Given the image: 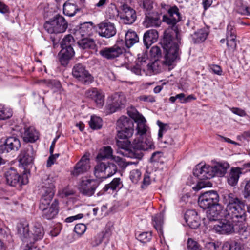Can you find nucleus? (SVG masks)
Returning <instances> with one entry per match:
<instances>
[{
	"label": "nucleus",
	"mask_w": 250,
	"mask_h": 250,
	"mask_svg": "<svg viewBox=\"0 0 250 250\" xmlns=\"http://www.w3.org/2000/svg\"><path fill=\"white\" fill-rule=\"evenodd\" d=\"M187 248L188 250H199V245L197 242L191 238L188 239L187 242Z\"/></svg>",
	"instance_id": "54"
},
{
	"label": "nucleus",
	"mask_w": 250,
	"mask_h": 250,
	"mask_svg": "<svg viewBox=\"0 0 250 250\" xmlns=\"http://www.w3.org/2000/svg\"><path fill=\"white\" fill-rule=\"evenodd\" d=\"M157 125L159 127L158 139L160 140L162 139L163 133L167 131L168 126L167 124H164L159 121H157Z\"/></svg>",
	"instance_id": "53"
},
{
	"label": "nucleus",
	"mask_w": 250,
	"mask_h": 250,
	"mask_svg": "<svg viewBox=\"0 0 250 250\" xmlns=\"http://www.w3.org/2000/svg\"><path fill=\"white\" fill-rule=\"evenodd\" d=\"M208 35L205 30L200 29L192 35V39L195 43H199L204 41Z\"/></svg>",
	"instance_id": "38"
},
{
	"label": "nucleus",
	"mask_w": 250,
	"mask_h": 250,
	"mask_svg": "<svg viewBox=\"0 0 250 250\" xmlns=\"http://www.w3.org/2000/svg\"><path fill=\"white\" fill-rule=\"evenodd\" d=\"M134 148L143 151L154 150L155 148L154 143L150 137L144 136L135 138L132 143Z\"/></svg>",
	"instance_id": "15"
},
{
	"label": "nucleus",
	"mask_w": 250,
	"mask_h": 250,
	"mask_svg": "<svg viewBox=\"0 0 250 250\" xmlns=\"http://www.w3.org/2000/svg\"><path fill=\"white\" fill-rule=\"evenodd\" d=\"M126 102V99L123 94L115 93L112 95L108 102L107 105V112L113 113L118 109L123 108Z\"/></svg>",
	"instance_id": "12"
},
{
	"label": "nucleus",
	"mask_w": 250,
	"mask_h": 250,
	"mask_svg": "<svg viewBox=\"0 0 250 250\" xmlns=\"http://www.w3.org/2000/svg\"><path fill=\"white\" fill-rule=\"evenodd\" d=\"M130 143V142L128 140H119L118 139L116 141V145L118 147L119 149L117 150V152L123 155L126 156V154H125L124 152H122L121 149L125 151L127 150L128 146Z\"/></svg>",
	"instance_id": "44"
},
{
	"label": "nucleus",
	"mask_w": 250,
	"mask_h": 250,
	"mask_svg": "<svg viewBox=\"0 0 250 250\" xmlns=\"http://www.w3.org/2000/svg\"><path fill=\"white\" fill-rule=\"evenodd\" d=\"M152 224L157 230V231L160 234L163 233L162 228L164 224V214L163 213H160L156 214L152 217Z\"/></svg>",
	"instance_id": "36"
},
{
	"label": "nucleus",
	"mask_w": 250,
	"mask_h": 250,
	"mask_svg": "<svg viewBox=\"0 0 250 250\" xmlns=\"http://www.w3.org/2000/svg\"><path fill=\"white\" fill-rule=\"evenodd\" d=\"M113 160H114V161L117 163L119 167L123 168H125L127 167V166L129 164L125 161V160L124 159L120 158L119 157L115 156L113 158Z\"/></svg>",
	"instance_id": "59"
},
{
	"label": "nucleus",
	"mask_w": 250,
	"mask_h": 250,
	"mask_svg": "<svg viewBox=\"0 0 250 250\" xmlns=\"http://www.w3.org/2000/svg\"><path fill=\"white\" fill-rule=\"evenodd\" d=\"M185 219L187 224L192 229H196L200 226L199 218L194 210H188L185 214Z\"/></svg>",
	"instance_id": "24"
},
{
	"label": "nucleus",
	"mask_w": 250,
	"mask_h": 250,
	"mask_svg": "<svg viewBox=\"0 0 250 250\" xmlns=\"http://www.w3.org/2000/svg\"><path fill=\"white\" fill-rule=\"evenodd\" d=\"M25 142L34 143L39 139V132L34 127L30 126L24 128V133L21 134Z\"/></svg>",
	"instance_id": "26"
},
{
	"label": "nucleus",
	"mask_w": 250,
	"mask_h": 250,
	"mask_svg": "<svg viewBox=\"0 0 250 250\" xmlns=\"http://www.w3.org/2000/svg\"><path fill=\"white\" fill-rule=\"evenodd\" d=\"M92 23L91 22H84L81 24L79 29L75 33L77 39L81 38L87 37L92 33Z\"/></svg>",
	"instance_id": "27"
},
{
	"label": "nucleus",
	"mask_w": 250,
	"mask_h": 250,
	"mask_svg": "<svg viewBox=\"0 0 250 250\" xmlns=\"http://www.w3.org/2000/svg\"><path fill=\"white\" fill-rule=\"evenodd\" d=\"M133 131V127H128L119 130L117 135V138L125 139L130 138L132 136Z\"/></svg>",
	"instance_id": "41"
},
{
	"label": "nucleus",
	"mask_w": 250,
	"mask_h": 250,
	"mask_svg": "<svg viewBox=\"0 0 250 250\" xmlns=\"http://www.w3.org/2000/svg\"><path fill=\"white\" fill-rule=\"evenodd\" d=\"M78 44L83 49H94L96 44L94 41L87 37L81 38L79 39Z\"/></svg>",
	"instance_id": "35"
},
{
	"label": "nucleus",
	"mask_w": 250,
	"mask_h": 250,
	"mask_svg": "<svg viewBox=\"0 0 250 250\" xmlns=\"http://www.w3.org/2000/svg\"><path fill=\"white\" fill-rule=\"evenodd\" d=\"M236 223L234 222H230L224 220L218 222L217 224L214 225L213 229L216 232L221 234H226L232 232L234 229L238 230V226H235Z\"/></svg>",
	"instance_id": "17"
},
{
	"label": "nucleus",
	"mask_w": 250,
	"mask_h": 250,
	"mask_svg": "<svg viewBox=\"0 0 250 250\" xmlns=\"http://www.w3.org/2000/svg\"><path fill=\"white\" fill-rule=\"evenodd\" d=\"M88 97L92 99L99 107H102L104 104V93L97 88H93L86 91Z\"/></svg>",
	"instance_id": "23"
},
{
	"label": "nucleus",
	"mask_w": 250,
	"mask_h": 250,
	"mask_svg": "<svg viewBox=\"0 0 250 250\" xmlns=\"http://www.w3.org/2000/svg\"><path fill=\"white\" fill-rule=\"evenodd\" d=\"M236 31L233 21L229 22L227 27L226 44L229 50L233 51L236 48Z\"/></svg>",
	"instance_id": "16"
},
{
	"label": "nucleus",
	"mask_w": 250,
	"mask_h": 250,
	"mask_svg": "<svg viewBox=\"0 0 250 250\" xmlns=\"http://www.w3.org/2000/svg\"><path fill=\"white\" fill-rule=\"evenodd\" d=\"M113 150L111 147L109 146H104L101 150L100 152L98 154L97 158L100 160H103L105 158H112L115 156L112 155Z\"/></svg>",
	"instance_id": "39"
},
{
	"label": "nucleus",
	"mask_w": 250,
	"mask_h": 250,
	"mask_svg": "<svg viewBox=\"0 0 250 250\" xmlns=\"http://www.w3.org/2000/svg\"><path fill=\"white\" fill-rule=\"evenodd\" d=\"M137 239L141 242L146 243L149 242L152 238V234L151 232H144L140 233L137 236Z\"/></svg>",
	"instance_id": "47"
},
{
	"label": "nucleus",
	"mask_w": 250,
	"mask_h": 250,
	"mask_svg": "<svg viewBox=\"0 0 250 250\" xmlns=\"http://www.w3.org/2000/svg\"><path fill=\"white\" fill-rule=\"evenodd\" d=\"M86 229V227L83 224H77L74 228L75 232L79 235H82L83 234Z\"/></svg>",
	"instance_id": "57"
},
{
	"label": "nucleus",
	"mask_w": 250,
	"mask_h": 250,
	"mask_svg": "<svg viewBox=\"0 0 250 250\" xmlns=\"http://www.w3.org/2000/svg\"><path fill=\"white\" fill-rule=\"evenodd\" d=\"M99 185V182L94 179L83 178L79 184L80 192L86 196H92Z\"/></svg>",
	"instance_id": "10"
},
{
	"label": "nucleus",
	"mask_w": 250,
	"mask_h": 250,
	"mask_svg": "<svg viewBox=\"0 0 250 250\" xmlns=\"http://www.w3.org/2000/svg\"><path fill=\"white\" fill-rule=\"evenodd\" d=\"M153 2L151 0H143L140 1V5L144 10L149 12L153 8Z\"/></svg>",
	"instance_id": "50"
},
{
	"label": "nucleus",
	"mask_w": 250,
	"mask_h": 250,
	"mask_svg": "<svg viewBox=\"0 0 250 250\" xmlns=\"http://www.w3.org/2000/svg\"><path fill=\"white\" fill-rule=\"evenodd\" d=\"M83 214H82V213L78 214L75 216L67 217L65 219V221L68 223L72 222L74 220H76L82 218L83 217Z\"/></svg>",
	"instance_id": "64"
},
{
	"label": "nucleus",
	"mask_w": 250,
	"mask_h": 250,
	"mask_svg": "<svg viewBox=\"0 0 250 250\" xmlns=\"http://www.w3.org/2000/svg\"><path fill=\"white\" fill-rule=\"evenodd\" d=\"M208 209L207 216L209 221H218L220 219L223 210V207L220 204L218 203Z\"/></svg>",
	"instance_id": "25"
},
{
	"label": "nucleus",
	"mask_w": 250,
	"mask_h": 250,
	"mask_svg": "<svg viewBox=\"0 0 250 250\" xmlns=\"http://www.w3.org/2000/svg\"><path fill=\"white\" fill-rule=\"evenodd\" d=\"M60 62L61 63V64L63 66H66L69 61V60L71 59L68 57H67L66 56L63 55L62 54H61L60 52Z\"/></svg>",
	"instance_id": "61"
},
{
	"label": "nucleus",
	"mask_w": 250,
	"mask_h": 250,
	"mask_svg": "<svg viewBox=\"0 0 250 250\" xmlns=\"http://www.w3.org/2000/svg\"><path fill=\"white\" fill-rule=\"evenodd\" d=\"M35 152L32 146H28L22 150L19 156V161L23 166H27L33 162Z\"/></svg>",
	"instance_id": "20"
},
{
	"label": "nucleus",
	"mask_w": 250,
	"mask_h": 250,
	"mask_svg": "<svg viewBox=\"0 0 250 250\" xmlns=\"http://www.w3.org/2000/svg\"><path fill=\"white\" fill-rule=\"evenodd\" d=\"M150 54L152 58H159L161 56V50L157 46H153L150 50Z\"/></svg>",
	"instance_id": "55"
},
{
	"label": "nucleus",
	"mask_w": 250,
	"mask_h": 250,
	"mask_svg": "<svg viewBox=\"0 0 250 250\" xmlns=\"http://www.w3.org/2000/svg\"><path fill=\"white\" fill-rule=\"evenodd\" d=\"M61 54L71 59L74 55V51L72 46H68V47H62L60 51Z\"/></svg>",
	"instance_id": "52"
},
{
	"label": "nucleus",
	"mask_w": 250,
	"mask_h": 250,
	"mask_svg": "<svg viewBox=\"0 0 250 250\" xmlns=\"http://www.w3.org/2000/svg\"><path fill=\"white\" fill-rule=\"evenodd\" d=\"M218 246L214 242H208L205 244L206 250H216Z\"/></svg>",
	"instance_id": "63"
},
{
	"label": "nucleus",
	"mask_w": 250,
	"mask_h": 250,
	"mask_svg": "<svg viewBox=\"0 0 250 250\" xmlns=\"http://www.w3.org/2000/svg\"><path fill=\"white\" fill-rule=\"evenodd\" d=\"M79 10L78 6L73 0L67 1L63 5V14L69 17L74 16Z\"/></svg>",
	"instance_id": "30"
},
{
	"label": "nucleus",
	"mask_w": 250,
	"mask_h": 250,
	"mask_svg": "<svg viewBox=\"0 0 250 250\" xmlns=\"http://www.w3.org/2000/svg\"><path fill=\"white\" fill-rule=\"evenodd\" d=\"M52 198L42 196L40 200L39 208L42 212V216L47 219L54 218L58 213V201L55 200L51 204Z\"/></svg>",
	"instance_id": "5"
},
{
	"label": "nucleus",
	"mask_w": 250,
	"mask_h": 250,
	"mask_svg": "<svg viewBox=\"0 0 250 250\" xmlns=\"http://www.w3.org/2000/svg\"><path fill=\"white\" fill-rule=\"evenodd\" d=\"M223 200L226 204L223 213L226 220L234 222L236 223V226L237 223L244 224L246 220L247 215L243 201L232 193L225 194Z\"/></svg>",
	"instance_id": "1"
},
{
	"label": "nucleus",
	"mask_w": 250,
	"mask_h": 250,
	"mask_svg": "<svg viewBox=\"0 0 250 250\" xmlns=\"http://www.w3.org/2000/svg\"><path fill=\"white\" fill-rule=\"evenodd\" d=\"M161 23L160 15L157 13L150 15L146 14L145 23L148 27H159Z\"/></svg>",
	"instance_id": "32"
},
{
	"label": "nucleus",
	"mask_w": 250,
	"mask_h": 250,
	"mask_svg": "<svg viewBox=\"0 0 250 250\" xmlns=\"http://www.w3.org/2000/svg\"><path fill=\"white\" fill-rule=\"evenodd\" d=\"M219 196L216 191L210 190L201 194L198 198V204L204 209H208L218 204Z\"/></svg>",
	"instance_id": "7"
},
{
	"label": "nucleus",
	"mask_w": 250,
	"mask_h": 250,
	"mask_svg": "<svg viewBox=\"0 0 250 250\" xmlns=\"http://www.w3.org/2000/svg\"><path fill=\"white\" fill-rule=\"evenodd\" d=\"M125 52L123 47L114 45L111 47H106L99 51V54L107 60H113L122 55Z\"/></svg>",
	"instance_id": "14"
},
{
	"label": "nucleus",
	"mask_w": 250,
	"mask_h": 250,
	"mask_svg": "<svg viewBox=\"0 0 250 250\" xmlns=\"http://www.w3.org/2000/svg\"><path fill=\"white\" fill-rule=\"evenodd\" d=\"M158 38V33L154 29L147 30L144 35L143 42L147 48L154 42H156Z\"/></svg>",
	"instance_id": "28"
},
{
	"label": "nucleus",
	"mask_w": 250,
	"mask_h": 250,
	"mask_svg": "<svg viewBox=\"0 0 250 250\" xmlns=\"http://www.w3.org/2000/svg\"><path fill=\"white\" fill-rule=\"evenodd\" d=\"M128 113L129 116L133 119L137 124L135 138L145 136L149 129L146 124V121L145 118L136 110L134 111H128Z\"/></svg>",
	"instance_id": "9"
},
{
	"label": "nucleus",
	"mask_w": 250,
	"mask_h": 250,
	"mask_svg": "<svg viewBox=\"0 0 250 250\" xmlns=\"http://www.w3.org/2000/svg\"><path fill=\"white\" fill-rule=\"evenodd\" d=\"M141 172L138 169H133L130 172L129 178L134 183H137L140 179Z\"/></svg>",
	"instance_id": "48"
},
{
	"label": "nucleus",
	"mask_w": 250,
	"mask_h": 250,
	"mask_svg": "<svg viewBox=\"0 0 250 250\" xmlns=\"http://www.w3.org/2000/svg\"><path fill=\"white\" fill-rule=\"evenodd\" d=\"M245 187L243 195L245 198H250V179L245 181Z\"/></svg>",
	"instance_id": "56"
},
{
	"label": "nucleus",
	"mask_w": 250,
	"mask_h": 250,
	"mask_svg": "<svg viewBox=\"0 0 250 250\" xmlns=\"http://www.w3.org/2000/svg\"><path fill=\"white\" fill-rule=\"evenodd\" d=\"M72 74L77 81L84 84H89L93 81V77L86 69L85 67L81 63L74 66Z\"/></svg>",
	"instance_id": "8"
},
{
	"label": "nucleus",
	"mask_w": 250,
	"mask_h": 250,
	"mask_svg": "<svg viewBox=\"0 0 250 250\" xmlns=\"http://www.w3.org/2000/svg\"><path fill=\"white\" fill-rule=\"evenodd\" d=\"M139 42V37L136 33L129 30L125 35V42L126 47L130 48Z\"/></svg>",
	"instance_id": "34"
},
{
	"label": "nucleus",
	"mask_w": 250,
	"mask_h": 250,
	"mask_svg": "<svg viewBox=\"0 0 250 250\" xmlns=\"http://www.w3.org/2000/svg\"><path fill=\"white\" fill-rule=\"evenodd\" d=\"M18 234L22 241L29 243L31 238L28 225L20 224L18 227Z\"/></svg>",
	"instance_id": "33"
},
{
	"label": "nucleus",
	"mask_w": 250,
	"mask_h": 250,
	"mask_svg": "<svg viewBox=\"0 0 250 250\" xmlns=\"http://www.w3.org/2000/svg\"><path fill=\"white\" fill-rule=\"evenodd\" d=\"M4 175L7 184L12 187L20 186L27 183V178L21 176L17 170L12 167L7 169Z\"/></svg>",
	"instance_id": "11"
},
{
	"label": "nucleus",
	"mask_w": 250,
	"mask_h": 250,
	"mask_svg": "<svg viewBox=\"0 0 250 250\" xmlns=\"http://www.w3.org/2000/svg\"><path fill=\"white\" fill-rule=\"evenodd\" d=\"M67 22L64 18L60 15H57L48 21L45 22L44 28L50 34L63 33L67 28Z\"/></svg>",
	"instance_id": "6"
},
{
	"label": "nucleus",
	"mask_w": 250,
	"mask_h": 250,
	"mask_svg": "<svg viewBox=\"0 0 250 250\" xmlns=\"http://www.w3.org/2000/svg\"><path fill=\"white\" fill-rule=\"evenodd\" d=\"M121 185L120 179L119 178H114L110 183L106 185L104 189L105 191H107L109 189L114 190L117 188H120Z\"/></svg>",
	"instance_id": "46"
},
{
	"label": "nucleus",
	"mask_w": 250,
	"mask_h": 250,
	"mask_svg": "<svg viewBox=\"0 0 250 250\" xmlns=\"http://www.w3.org/2000/svg\"><path fill=\"white\" fill-rule=\"evenodd\" d=\"M56 178L52 176H49L46 179H44L43 181V185L42 187L44 191V193L42 196H45L46 197L53 198L54 194V183L56 181Z\"/></svg>",
	"instance_id": "21"
},
{
	"label": "nucleus",
	"mask_w": 250,
	"mask_h": 250,
	"mask_svg": "<svg viewBox=\"0 0 250 250\" xmlns=\"http://www.w3.org/2000/svg\"><path fill=\"white\" fill-rule=\"evenodd\" d=\"M44 235L43 228L39 224L35 225L30 231V238L29 243H34L35 241L41 240Z\"/></svg>",
	"instance_id": "29"
},
{
	"label": "nucleus",
	"mask_w": 250,
	"mask_h": 250,
	"mask_svg": "<svg viewBox=\"0 0 250 250\" xmlns=\"http://www.w3.org/2000/svg\"><path fill=\"white\" fill-rule=\"evenodd\" d=\"M104 170L105 171V179H106L116 173L117 167L115 164L111 163H104Z\"/></svg>",
	"instance_id": "42"
},
{
	"label": "nucleus",
	"mask_w": 250,
	"mask_h": 250,
	"mask_svg": "<svg viewBox=\"0 0 250 250\" xmlns=\"http://www.w3.org/2000/svg\"><path fill=\"white\" fill-rule=\"evenodd\" d=\"M231 111L234 114H236L241 117H244L247 115L246 112L244 110L239 108H232L231 109Z\"/></svg>",
	"instance_id": "62"
},
{
	"label": "nucleus",
	"mask_w": 250,
	"mask_h": 250,
	"mask_svg": "<svg viewBox=\"0 0 250 250\" xmlns=\"http://www.w3.org/2000/svg\"><path fill=\"white\" fill-rule=\"evenodd\" d=\"M10 133L13 136H10L6 139H2L0 141V153H9L11 151H16L20 148L21 144L19 139L16 136L21 135L19 126L11 128Z\"/></svg>",
	"instance_id": "4"
},
{
	"label": "nucleus",
	"mask_w": 250,
	"mask_h": 250,
	"mask_svg": "<svg viewBox=\"0 0 250 250\" xmlns=\"http://www.w3.org/2000/svg\"><path fill=\"white\" fill-rule=\"evenodd\" d=\"M90 167L88 156L84 155L74 167L73 170L71 171V174L77 176L86 172L90 168Z\"/></svg>",
	"instance_id": "19"
},
{
	"label": "nucleus",
	"mask_w": 250,
	"mask_h": 250,
	"mask_svg": "<svg viewBox=\"0 0 250 250\" xmlns=\"http://www.w3.org/2000/svg\"><path fill=\"white\" fill-rule=\"evenodd\" d=\"M146 74L148 75L159 73L161 71V68L159 67L158 62L155 61L148 63L146 66Z\"/></svg>",
	"instance_id": "40"
},
{
	"label": "nucleus",
	"mask_w": 250,
	"mask_h": 250,
	"mask_svg": "<svg viewBox=\"0 0 250 250\" xmlns=\"http://www.w3.org/2000/svg\"><path fill=\"white\" fill-rule=\"evenodd\" d=\"M101 118L96 116H92L89 122L90 127L93 129H98L102 126Z\"/></svg>",
	"instance_id": "45"
},
{
	"label": "nucleus",
	"mask_w": 250,
	"mask_h": 250,
	"mask_svg": "<svg viewBox=\"0 0 250 250\" xmlns=\"http://www.w3.org/2000/svg\"><path fill=\"white\" fill-rule=\"evenodd\" d=\"M73 42L74 39L72 36L68 35L66 36L61 42V47L67 48L68 46H72Z\"/></svg>",
	"instance_id": "49"
},
{
	"label": "nucleus",
	"mask_w": 250,
	"mask_h": 250,
	"mask_svg": "<svg viewBox=\"0 0 250 250\" xmlns=\"http://www.w3.org/2000/svg\"><path fill=\"white\" fill-rule=\"evenodd\" d=\"M117 126L119 129H122L125 128L133 127V121L126 116H121L117 121Z\"/></svg>",
	"instance_id": "37"
},
{
	"label": "nucleus",
	"mask_w": 250,
	"mask_h": 250,
	"mask_svg": "<svg viewBox=\"0 0 250 250\" xmlns=\"http://www.w3.org/2000/svg\"><path fill=\"white\" fill-rule=\"evenodd\" d=\"M175 37L169 33L164 35L162 45L166 51L164 64L170 66L177 60L179 59V44L180 43V37L177 31H174Z\"/></svg>",
	"instance_id": "2"
},
{
	"label": "nucleus",
	"mask_w": 250,
	"mask_h": 250,
	"mask_svg": "<svg viewBox=\"0 0 250 250\" xmlns=\"http://www.w3.org/2000/svg\"><path fill=\"white\" fill-rule=\"evenodd\" d=\"M140 101L147 102V103H153L155 102V98L152 95H141L138 97Z\"/></svg>",
	"instance_id": "58"
},
{
	"label": "nucleus",
	"mask_w": 250,
	"mask_h": 250,
	"mask_svg": "<svg viewBox=\"0 0 250 250\" xmlns=\"http://www.w3.org/2000/svg\"><path fill=\"white\" fill-rule=\"evenodd\" d=\"M169 16L164 15L163 21L167 24L174 26L180 21L181 17L179 9L176 6L171 7L168 11Z\"/></svg>",
	"instance_id": "22"
},
{
	"label": "nucleus",
	"mask_w": 250,
	"mask_h": 250,
	"mask_svg": "<svg viewBox=\"0 0 250 250\" xmlns=\"http://www.w3.org/2000/svg\"><path fill=\"white\" fill-rule=\"evenodd\" d=\"M12 116V110L8 108H3L0 110V119L6 120Z\"/></svg>",
	"instance_id": "51"
},
{
	"label": "nucleus",
	"mask_w": 250,
	"mask_h": 250,
	"mask_svg": "<svg viewBox=\"0 0 250 250\" xmlns=\"http://www.w3.org/2000/svg\"><path fill=\"white\" fill-rule=\"evenodd\" d=\"M104 235L103 233H99L95 236L92 242V245L93 246H97L100 245L103 241Z\"/></svg>",
	"instance_id": "60"
},
{
	"label": "nucleus",
	"mask_w": 250,
	"mask_h": 250,
	"mask_svg": "<svg viewBox=\"0 0 250 250\" xmlns=\"http://www.w3.org/2000/svg\"><path fill=\"white\" fill-rule=\"evenodd\" d=\"M242 171L241 168H231L227 178L228 183L229 185L234 186L237 184L240 175L242 173Z\"/></svg>",
	"instance_id": "31"
},
{
	"label": "nucleus",
	"mask_w": 250,
	"mask_h": 250,
	"mask_svg": "<svg viewBox=\"0 0 250 250\" xmlns=\"http://www.w3.org/2000/svg\"><path fill=\"white\" fill-rule=\"evenodd\" d=\"M119 15L122 21L125 24H132L137 18L136 11L126 4L122 6V11Z\"/></svg>",
	"instance_id": "18"
},
{
	"label": "nucleus",
	"mask_w": 250,
	"mask_h": 250,
	"mask_svg": "<svg viewBox=\"0 0 250 250\" xmlns=\"http://www.w3.org/2000/svg\"><path fill=\"white\" fill-rule=\"evenodd\" d=\"M229 165L227 162H218L213 166L205 165L197 166L193 170V174L201 180L211 179L215 176H223L226 173Z\"/></svg>",
	"instance_id": "3"
},
{
	"label": "nucleus",
	"mask_w": 250,
	"mask_h": 250,
	"mask_svg": "<svg viewBox=\"0 0 250 250\" xmlns=\"http://www.w3.org/2000/svg\"><path fill=\"white\" fill-rule=\"evenodd\" d=\"M97 32L100 36L105 38L113 37L116 34V28L114 23L108 21H103L97 25Z\"/></svg>",
	"instance_id": "13"
},
{
	"label": "nucleus",
	"mask_w": 250,
	"mask_h": 250,
	"mask_svg": "<svg viewBox=\"0 0 250 250\" xmlns=\"http://www.w3.org/2000/svg\"><path fill=\"white\" fill-rule=\"evenodd\" d=\"M104 163L98 164L94 168V174L99 179H105Z\"/></svg>",
	"instance_id": "43"
}]
</instances>
